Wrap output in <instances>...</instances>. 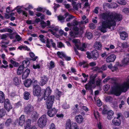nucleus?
I'll list each match as a JSON object with an SVG mask.
<instances>
[{
  "mask_svg": "<svg viewBox=\"0 0 129 129\" xmlns=\"http://www.w3.org/2000/svg\"><path fill=\"white\" fill-rule=\"evenodd\" d=\"M103 19L106 20L102 23V25L99 28L101 32L105 33L106 31L107 28H110L111 26L116 25V21H119L122 19V15L115 12L109 14L104 13L101 14Z\"/></svg>",
  "mask_w": 129,
  "mask_h": 129,
  "instance_id": "obj_1",
  "label": "nucleus"
},
{
  "mask_svg": "<svg viewBox=\"0 0 129 129\" xmlns=\"http://www.w3.org/2000/svg\"><path fill=\"white\" fill-rule=\"evenodd\" d=\"M127 81L117 86L111 91V93L116 96L120 95L121 92H125L129 88V76L127 77Z\"/></svg>",
  "mask_w": 129,
  "mask_h": 129,
  "instance_id": "obj_2",
  "label": "nucleus"
},
{
  "mask_svg": "<svg viewBox=\"0 0 129 129\" xmlns=\"http://www.w3.org/2000/svg\"><path fill=\"white\" fill-rule=\"evenodd\" d=\"M38 82L37 80L34 81L33 84V93L34 96H40L41 95V88L40 86L38 84Z\"/></svg>",
  "mask_w": 129,
  "mask_h": 129,
  "instance_id": "obj_3",
  "label": "nucleus"
},
{
  "mask_svg": "<svg viewBox=\"0 0 129 129\" xmlns=\"http://www.w3.org/2000/svg\"><path fill=\"white\" fill-rule=\"evenodd\" d=\"M72 42L78 49L82 51H85V49L86 47V45L85 43H83L81 46L80 40L77 39L73 40Z\"/></svg>",
  "mask_w": 129,
  "mask_h": 129,
  "instance_id": "obj_4",
  "label": "nucleus"
},
{
  "mask_svg": "<svg viewBox=\"0 0 129 129\" xmlns=\"http://www.w3.org/2000/svg\"><path fill=\"white\" fill-rule=\"evenodd\" d=\"M65 127L66 129H79L77 124L75 122H72L69 119L67 120Z\"/></svg>",
  "mask_w": 129,
  "mask_h": 129,
  "instance_id": "obj_5",
  "label": "nucleus"
},
{
  "mask_svg": "<svg viewBox=\"0 0 129 129\" xmlns=\"http://www.w3.org/2000/svg\"><path fill=\"white\" fill-rule=\"evenodd\" d=\"M47 119L46 115H43L40 117L38 120V125L41 128H43L46 125Z\"/></svg>",
  "mask_w": 129,
  "mask_h": 129,
  "instance_id": "obj_6",
  "label": "nucleus"
},
{
  "mask_svg": "<svg viewBox=\"0 0 129 129\" xmlns=\"http://www.w3.org/2000/svg\"><path fill=\"white\" fill-rule=\"evenodd\" d=\"M33 107L30 104L27 105L24 108V111L26 113L29 114L32 112V114L33 115L34 117H35L37 113L35 111L33 112Z\"/></svg>",
  "mask_w": 129,
  "mask_h": 129,
  "instance_id": "obj_7",
  "label": "nucleus"
},
{
  "mask_svg": "<svg viewBox=\"0 0 129 129\" xmlns=\"http://www.w3.org/2000/svg\"><path fill=\"white\" fill-rule=\"evenodd\" d=\"M41 80L39 84L41 86H43L47 83L48 81L47 77L45 75H43L41 77Z\"/></svg>",
  "mask_w": 129,
  "mask_h": 129,
  "instance_id": "obj_8",
  "label": "nucleus"
},
{
  "mask_svg": "<svg viewBox=\"0 0 129 129\" xmlns=\"http://www.w3.org/2000/svg\"><path fill=\"white\" fill-rule=\"evenodd\" d=\"M116 58V56L114 54H112L106 58V61L108 63L112 62L115 60Z\"/></svg>",
  "mask_w": 129,
  "mask_h": 129,
  "instance_id": "obj_9",
  "label": "nucleus"
},
{
  "mask_svg": "<svg viewBox=\"0 0 129 129\" xmlns=\"http://www.w3.org/2000/svg\"><path fill=\"white\" fill-rule=\"evenodd\" d=\"M57 112V110L55 108L48 110L47 112L48 115L50 117H51L54 116Z\"/></svg>",
  "mask_w": 129,
  "mask_h": 129,
  "instance_id": "obj_10",
  "label": "nucleus"
},
{
  "mask_svg": "<svg viewBox=\"0 0 129 129\" xmlns=\"http://www.w3.org/2000/svg\"><path fill=\"white\" fill-rule=\"evenodd\" d=\"M52 91L49 87H47L45 90L44 94V98L45 100L49 96L51 93Z\"/></svg>",
  "mask_w": 129,
  "mask_h": 129,
  "instance_id": "obj_11",
  "label": "nucleus"
},
{
  "mask_svg": "<svg viewBox=\"0 0 129 129\" xmlns=\"http://www.w3.org/2000/svg\"><path fill=\"white\" fill-rule=\"evenodd\" d=\"M75 119L76 122L79 124L83 122L84 120L82 116L80 115H76L75 117Z\"/></svg>",
  "mask_w": 129,
  "mask_h": 129,
  "instance_id": "obj_12",
  "label": "nucleus"
},
{
  "mask_svg": "<svg viewBox=\"0 0 129 129\" xmlns=\"http://www.w3.org/2000/svg\"><path fill=\"white\" fill-rule=\"evenodd\" d=\"M26 124L25 126V129H37L36 127L35 126H33L30 127V126L31 124L30 120L28 119L26 122Z\"/></svg>",
  "mask_w": 129,
  "mask_h": 129,
  "instance_id": "obj_13",
  "label": "nucleus"
},
{
  "mask_svg": "<svg viewBox=\"0 0 129 129\" xmlns=\"http://www.w3.org/2000/svg\"><path fill=\"white\" fill-rule=\"evenodd\" d=\"M123 65H127L129 64V54H127L122 61Z\"/></svg>",
  "mask_w": 129,
  "mask_h": 129,
  "instance_id": "obj_14",
  "label": "nucleus"
},
{
  "mask_svg": "<svg viewBox=\"0 0 129 129\" xmlns=\"http://www.w3.org/2000/svg\"><path fill=\"white\" fill-rule=\"evenodd\" d=\"M82 75L83 78H81V82L82 83H85L86 82L88 78V75H86L84 73H82Z\"/></svg>",
  "mask_w": 129,
  "mask_h": 129,
  "instance_id": "obj_15",
  "label": "nucleus"
},
{
  "mask_svg": "<svg viewBox=\"0 0 129 129\" xmlns=\"http://www.w3.org/2000/svg\"><path fill=\"white\" fill-rule=\"evenodd\" d=\"M30 72V70L29 69H26L23 73L22 76V79H25L29 75Z\"/></svg>",
  "mask_w": 129,
  "mask_h": 129,
  "instance_id": "obj_16",
  "label": "nucleus"
},
{
  "mask_svg": "<svg viewBox=\"0 0 129 129\" xmlns=\"http://www.w3.org/2000/svg\"><path fill=\"white\" fill-rule=\"evenodd\" d=\"M91 55L92 58L94 60H96L98 57V53L96 50H94L91 53Z\"/></svg>",
  "mask_w": 129,
  "mask_h": 129,
  "instance_id": "obj_17",
  "label": "nucleus"
},
{
  "mask_svg": "<svg viewBox=\"0 0 129 129\" xmlns=\"http://www.w3.org/2000/svg\"><path fill=\"white\" fill-rule=\"evenodd\" d=\"M112 123L115 125L118 126L121 124V122L120 119L114 118L112 120Z\"/></svg>",
  "mask_w": 129,
  "mask_h": 129,
  "instance_id": "obj_18",
  "label": "nucleus"
},
{
  "mask_svg": "<svg viewBox=\"0 0 129 129\" xmlns=\"http://www.w3.org/2000/svg\"><path fill=\"white\" fill-rule=\"evenodd\" d=\"M64 16H65V18H67V17H68L66 19V21L67 22L70 21L74 17L72 15L70 14L68 12L65 14Z\"/></svg>",
  "mask_w": 129,
  "mask_h": 129,
  "instance_id": "obj_19",
  "label": "nucleus"
},
{
  "mask_svg": "<svg viewBox=\"0 0 129 129\" xmlns=\"http://www.w3.org/2000/svg\"><path fill=\"white\" fill-rule=\"evenodd\" d=\"M118 65L115 64L114 67H112V63H110L108 66V68L112 71L114 72L116 71L118 69Z\"/></svg>",
  "mask_w": 129,
  "mask_h": 129,
  "instance_id": "obj_20",
  "label": "nucleus"
},
{
  "mask_svg": "<svg viewBox=\"0 0 129 129\" xmlns=\"http://www.w3.org/2000/svg\"><path fill=\"white\" fill-rule=\"evenodd\" d=\"M114 114L113 111L110 110L108 112L107 118L108 120H111L112 118V116Z\"/></svg>",
  "mask_w": 129,
  "mask_h": 129,
  "instance_id": "obj_21",
  "label": "nucleus"
},
{
  "mask_svg": "<svg viewBox=\"0 0 129 129\" xmlns=\"http://www.w3.org/2000/svg\"><path fill=\"white\" fill-rule=\"evenodd\" d=\"M25 121L24 116L23 115H21L19 118V124L21 126H22L24 123Z\"/></svg>",
  "mask_w": 129,
  "mask_h": 129,
  "instance_id": "obj_22",
  "label": "nucleus"
},
{
  "mask_svg": "<svg viewBox=\"0 0 129 129\" xmlns=\"http://www.w3.org/2000/svg\"><path fill=\"white\" fill-rule=\"evenodd\" d=\"M121 39L123 40H125L126 38L128 37L127 34L125 31H123L120 34Z\"/></svg>",
  "mask_w": 129,
  "mask_h": 129,
  "instance_id": "obj_23",
  "label": "nucleus"
},
{
  "mask_svg": "<svg viewBox=\"0 0 129 129\" xmlns=\"http://www.w3.org/2000/svg\"><path fill=\"white\" fill-rule=\"evenodd\" d=\"M23 66L22 65H20L17 69V74L18 75H21L23 72Z\"/></svg>",
  "mask_w": 129,
  "mask_h": 129,
  "instance_id": "obj_24",
  "label": "nucleus"
},
{
  "mask_svg": "<svg viewBox=\"0 0 129 129\" xmlns=\"http://www.w3.org/2000/svg\"><path fill=\"white\" fill-rule=\"evenodd\" d=\"M95 48L98 50H100L101 49L102 45L100 42H96L94 44Z\"/></svg>",
  "mask_w": 129,
  "mask_h": 129,
  "instance_id": "obj_25",
  "label": "nucleus"
},
{
  "mask_svg": "<svg viewBox=\"0 0 129 129\" xmlns=\"http://www.w3.org/2000/svg\"><path fill=\"white\" fill-rule=\"evenodd\" d=\"M32 83V80L30 79H28L26 80L24 83V85L27 87H29Z\"/></svg>",
  "mask_w": 129,
  "mask_h": 129,
  "instance_id": "obj_26",
  "label": "nucleus"
},
{
  "mask_svg": "<svg viewBox=\"0 0 129 129\" xmlns=\"http://www.w3.org/2000/svg\"><path fill=\"white\" fill-rule=\"evenodd\" d=\"M96 76L93 75H91L90 77V80L89 82L91 84H94L95 82V79Z\"/></svg>",
  "mask_w": 129,
  "mask_h": 129,
  "instance_id": "obj_27",
  "label": "nucleus"
},
{
  "mask_svg": "<svg viewBox=\"0 0 129 129\" xmlns=\"http://www.w3.org/2000/svg\"><path fill=\"white\" fill-rule=\"evenodd\" d=\"M5 100V96L4 93L0 91V102L3 103Z\"/></svg>",
  "mask_w": 129,
  "mask_h": 129,
  "instance_id": "obj_28",
  "label": "nucleus"
},
{
  "mask_svg": "<svg viewBox=\"0 0 129 129\" xmlns=\"http://www.w3.org/2000/svg\"><path fill=\"white\" fill-rule=\"evenodd\" d=\"M24 99L26 100H28L30 97V93L27 91H25L24 92Z\"/></svg>",
  "mask_w": 129,
  "mask_h": 129,
  "instance_id": "obj_29",
  "label": "nucleus"
},
{
  "mask_svg": "<svg viewBox=\"0 0 129 129\" xmlns=\"http://www.w3.org/2000/svg\"><path fill=\"white\" fill-rule=\"evenodd\" d=\"M46 99H47L46 101L52 102L53 103H54V96L53 95H50L47 97V98Z\"/></svg>",
  "mask_w": 129,
  "mask_h": 129,
  "instance_id": "obj_30",
  "label": "nucleus"
},
{
  "mask_svg": "<svg viewBox=\"0 0 129 129\" xmlns=\"http://www.w3.org/2000/svg\"><path fill=\"white\" fill-rule=\"evenodd\" d=\"M53 103L52 102L46 101V105H47V108L48 109L51 108L52 107Z\"/></svg>",
  "mask_w": 129,
  "mask_h": 129,
  "instance_id": "obj_31",
  "label": "nucleus"
},
{
  "mask_svg": "<svg viewBox=\"0 0 129 129\" xmlns=\"http://www.w3.org/2000/svg\"><path fill=\"white\" fill-rule=\"evenodd\" d=\"M17 11L19 14L22 13L23 15H25L26 17L27 16V12L25 11L22 10L20 9H17Z\"/></svg>",
  "mask_w": 129,
  "mask_h": 129,
  "instance_id": "obj_32",
  "label": "nucleus"
},
{
  "mask_svg": "<svg viewBox=\"0 0 129 129\" xmlns=\"http://www.w3.org/2000/svg\"><path fill=\"white\" fill-rule=\"evenodd\" d=\"M13 122L12 120L10 118L8 119L6 121L5 124L6 126L10 125Z\"/></svg>",
  "mask_w": 129,
  "mask_h": 129,
  "instance_id": "obj_33",
  "label": "nucleus"
},
{
  "mask_svg": "<svg viewBox=\"0 0 129 129\" xmlns=\"http://www.w3.org/2000/svg\"><path fill=\"white\" fill-rule=\"evenodd\" d=\"M48 66L49 69H51L55 67L54 63L53 61H51L48 64Z\"/></svg>",
  "mask_w": 129,
  "mask_h": 129,
  "instance_id": "obj_34",
  "label": "nucleus"
},
{
  "mask_svg": "<svg viewBox=\"0 0 129 129\" xmlns=\"http://www.w3.org/2000/svg\"><path fill=\"white\" fill-rule=\"evenodd\" d=\"M79 33L78 32H75L74 31H71L70 33V36L73 38H75L77 36L78 34Z\"/></svg>",
  "mask_w": 129,
  "mask_h": 129,
  "instance_id": "obj_35",
  "label": "nucleus"
},
{
  "mask_svg": "<svg viewBox=\"0 0 129 129\" xmlns=\"http://www.w3.org/2000/svg\"><path fill=\"white\" fill-rule=\"evenodd\" d=\"M10 101L8 99H6L5 100L4 103V107H5L7 109V106H10Z\"/></svg>",
  "mask_w": 129,
  "mask_h": 129,
  "instance_id": "obj_36",
  "label": "nucleus"
},
{
  "mask_svg": "<svg viewBox=\"0 0 129 129\" xmlns=\"http://www.w3.org/2000/svg\"><path fill=\"white\" fill-rule=\"evenodd\" d=\"M58 19L61 22H63L64 21V20L66 18L63 16L60 15L58 17Z\"/></svg>",
  "mask_w": 129,
  "mask_h": 129,
  "instance_id": "obj_37",
  "label": "nucleus"
},
{
  "mask_svg": "<svg viewBox=\"0 0 129 129\" xmlns=\"http://www.w3.org/2000/svg\"><path fill=\"white\" fill-rule=\"evenodd\" d=\"M6 113L4 109H1L0 110V118L4 116Z\"/></svg>",
  "mask_w": 129,
  "mask_h": 129,
  "instance_id": "obj_38",
  "label": "nucleus"
},
{
  "mask_svg": "<svg viewBox=\"0 0 129 129\" xmlns=\"http://www.w3.org/2000/svg\"><path fill=\"white\" fill-rule=\"evenodd\" d=\"M57 54L60 58H62L63 57H64L65 55L64 53L62 52H58Z\"/></svg>",
  "mask_w": 129,
  "mask_h": 129,
  "instance_id": "obj_39",
  "label": "nucleus"
},
{
  "mask_svg": "<svg viewBox=\"0 0 129 129\" xmlns=\"http://www.w3.org/2000/svg\"><path fill=\"white\" fill-rule=\"evenodd\" d=\"M86 36L89 39H90L92 37V35L91 33L90 32H86Z\"/></svg>",
  "mask_w": 129,
  "mask_h": 129,
  "instance_id": "obj_40",
  "label": "nucleus"
},
{
  "mask_svg": "<svg viewBox=\"0 0 129 129\" xmlns=\"http://www.w3.org/2000/svg\"><path fill=\"white\" fill-rule=\"evenodd\" d=\"M10 62L12 64L14 65V66L15 67H18L19 66V63L18 62L14 61L12 59H11L10 60Z\"/></svg>",
  "mask_w": 129,
  "mask_h": 129,
  "instance_id": "obj_41",
  "label": "nucleus"
},
{
  "mask_svg": "<svg viewBox=\"0 0 129 129\" xmlns=\"http://www.w3.org/2000/svg\"><path fill=\"white\" fill-rule=\"evenodd\" d=\"M29 63V61L28 60H25L23 62V65L24 67H26Z\"/></svg>",
  "mask_w": 129,
  "mask_h": 129,
  "instance_id": "obj_42",
  "label": "nucleus"
},
{
  "mask_svg": "<svg viewBox=\"0 0 129 129\" xmlns=\"http://www.w3.org/2000/svg\"><path fill=\"white\" fill-rule=\"evenodd\" d=\"M85 88L86 90L90 89L91 87V84L89 82L87 84L85 85Z\"/></svg>",
  "mask_w": 129,
  "mask_h": 129,
  "instance_id": "obj_43",
  "label": "nucleus"
},
{
  "mask_svg": "<svg viewBox=\"0 0 129 129\" xmlns=\"http://www.w3.org/2000/svg\"><path fill=\"white\" fill-rule=\"evenodd\" d=\"M110 86L108 84L105 85L103 86V89L104 91H107L110 88Z\"/></svg>",
  "mask_w": 129,
  "mask_h": 129,
  "instance_id": "obj_44",
  "label": "nucleus"
},
{
  "mask_svg": "<svg viewBox=\"0 0 129 129\" xmlns=\"http://www.w3.org/2000/svg\"><path fill=\"white\" fill-rule=\"evenodd\" d=\"M117 3L119 4L124 5L126 4V2L124 0H118Z\"/></svg>",
  "mask_w": 129,
  "mask_h": 129,
  "instance_id": "obj_45",
  "label": "nucleus"
},
{
  "mask_svg": "<svg viewBox=\"0 0 129 129\" xmlns=\"http://www.w3.org/2000/svg\"><path fill=\"white\" fill-rule=\"evenodd\" d=\"M94 114L95 118L97 119L100 116L99 112L97 111H94Z\"/></svg>",
  "mask_w": 129,
  "mask_h": 129,
  "instance_id": "obj_46",
  "label": "nucleus"
},
{
  "mask_svg": "<svg viewBox=\"0 0 129 129\" xmlns=\"http://www.w3.org/2000/svg\"><path fill=\"white\" fill-rule=\"evenodd\" d=\"M113 98L110 96H107L105 99V101L107 102H111Z\"/></svg>",
  "mask_w": 129,
  "mask_h": 129,
  "instance_id": "obj_47",
  "label": "nucleus"
},
{
  "mask_svg": "<svg viewBox=\"0 0 129 129\" xmlns=\"http://www.w3.org/2000/svg\"><path fill=\"white\" fill-rule=\"evenodd\" d=\"M62 107L64 109H67L69 108L70 107L69 106L68 104H67L66 102L64 103L62 105Z\"/></svg>",
  "mask_w": 129,
  "mask_h": 129,
  "instance_id": "obj_48",
  "label": "nucleus"
},
{
  "mask_svg": "<svg viewBox=\"0 0 129 129\" xmlns=\"http://www.w3.org/2000/svg\"><path fill=\"white\" fill-rule=\"evenodd\" d=\"M50 40L48 38L47 39L46 46L48 48H50L51 47V45L50 44Z\"/></svg>",
  "mask_w": 129,
  "mask_h": 129,
  "instance_id": "obj_49",
  "label": "nucleus"
},
{
  "mask_svg": "<svg viewBox=\"0 0 129 129\" xmlns=\"http://www.w3.org/2000/svg\"><path fill=\"white\" fill-rule=\"evenodd\" d=\"M41 24L42 25V26L43 28H45L47 25V24L44 21H41Z\"/></svg>",
  "mask_w": 129,
  "mask_h": 129,
  "instance_id": "obj_50",
  "label": "nucleus"
},
{
  "mask_svg": "<svg viewBox=\"0 0 129 129\" xmlns=\"http://www.w3.org/2000/svg\"><path fill=\"white\" fill-rule=\"evenodd\" d=\"M116 116L117 117H115L114 118H116L117 119H120L119 118L120 117H121V116L122 114L121 113H117L116 114Z\"/></svg>",
  "mask_w": 129,
  "mask_h": 129,
  "instance_id": "obj_51",
  "label": "nucleus"
},
{
  "mask_svg": "<svg viewBox=\"0 0 129 129\" xmlns=\"http://www.w3.org/2000/svg\"><path fill=\"white\" fill-rule=\"evenodd\" d=\"M89 27L90 28L93 29L95 28V26L94 24L91 23L89 24Z\"/></svg>",
  "mask_w": 129,
  "mask_h": 129,
  "instance_id": "obj_52",
  "label": "nucleus"
},
{
  "mask_svg": "<svg viewBox=\"0 0 129 129\" xmlns=\"http://www.w3.org/2000/svg\"><path fill=\"white\" fill-rule=\"evenodd\" d=\"M122 12L126 14L129 13V9L127 8H125L123 10Z\"/></svg>",
  "mask_w": 129,
  "mask_h": 129,
  "instance_id": "obj_53",
  "label": "nucleus"
},
{
  "mask_svg": "<svg viewBox=\"0 0 129 129\" xmlns=\"http://www.w3.org/2000/svg\"><path fill=\"white\" fill-rule=\"evenodd\" d=\"M57 46V47L59 48H61L64 46L62 43L61 42L58 43Z\"/></svg>",
  "mask_w": 129,
  "mask_h": 129,
  "instance_id": "obj_54",
  "label": "nucleus"
},
{
  "mask_svg": "<svg viewBox=\"0 0 129 129\" xmlns=\"http://www.w3.org/2000/svg\"><path fill=\"white\" fill-rule=\"evenodd\" d=\"M110 77L109 76L107 77L106 78L104 79L103 81V83H105L110 80Z\"/></svg>",
  "mask_w": 129,
  "mask_h": 129,
  "instance_id": "obj_55",
  "label": "nucleus"
},
{
  "mask_svg": "<svg viewBox=\"0 0 129 129\" xmlns=\"http://www.w3.org/2000/svg\"><path fill=\"white\" fill-rule=\"evenodd\" d=\"M50 41L52 47L54 48H55L56 47V44L54 43L53 42V40L52 39H51Z\"/></svg>",
  "mask_w": 129,
  "mask_h": 129,
  "instance_id": "obj_56",
  "label": "nucleus"
},
{
  "mask_svg": "<svg viewBox=\"0 0 129 129\" xmlns=\"http://www.w3.org/2000/svg\"><path fill=\"white\" fill-rule=\"evenodd\" d=\"M26 23L28 24H34L35 23V22L34 21L28 20L26 21Z\"/></svg>",
  "mask_w": 129,
  "mask_h": 129,
  "instance_id": "obj_57",
  "label": "nucleus"
},
{
  "mask_svg": "<svg viewBox=\"0 0 129 129\" xmlns=\"http://www.w3.org/2000/svg\"><path fill=\"white\" fill-rule=\"evenodd\" d=\"M33 67L35 69H39L40 68V66L39 64H37L36 65L34 64L33 66Z\"/></svg>",
  "mask_w": 129,
  "mask_h": 129,
  "instance_id": "obj_58",
  "label": "nucleus"
},
{
  "mask_svg": "<svg viewBox=\"0 0 129 129\" xmlns=\"http://www.w3.org/2000/svg\"><path fill=\"white\" fill-rule=\"evenodd\" d=\"M7 108V109L5 107V108L7 111L9 112L10 110L12 108V107L11 104H10V106H8Z\"/></svg>",
  "mask_w": 129,
  "mask_h": 129,
  "instance_id": "obj_59",
  "label": "nucleus"
},
{
  "mask_svg": "<svg viewBox=\"0 0 129 129\" xmlns=\"http://www.w3.org/2000/svg\"><path fill=\"white\" fill-rule=\"evenodd\" d=\"M7 37V36L6 34H3L1 36V39H4L6 40V38Z\"/></svg>",
  "mask_w": 129,
  "mask_h": 129,
  "instance_id": "obj_60",
  "label": "nucleus"
},
{
  "mask_svg": "<svg viewBox=\"0 0 129 129\" xmlns=\"http://www.w3.org/2000/svg\"><path fill=\"white\" fill-rule=\"evenodd\" d=\"M122 46L123 48H126L128 47V45L126 42H124L122 43Z\"/></svg>",
  "mask_w": 129,
  "mask_h": 129,
  "instance_id": "obj_61",
  "label": "nucleus"
},
{
  "mask_svg": "<svg viewBox=\"0 0 129 129\" xmlns=\"http://www.w3.org/2000/svg\"><path fill=\"white\" fill-rule=\"evenodd\" d=\"M81 108L82 110L86 112L88 111V109L85 106H82Z\"/></svg>",
  "mask_w": 129,
  "mask_h": 129,
  "instance_id": "obj_62",
  "label": "nucleus"
},
{
  "mask_svg": "<svg viewBox=\"0 0 129 129\" xmlns=\"http://www.w3.org/2000/svg\"><path fill=\"white\" fill-rule=\"evenodd\" d=\"M124 116L126 118H128L129 117V112L126 111L124 112Z\"/></svg>",
  "mask_w": 129,
  "mask_h": 129,
  "instance_id": "obj_63",
  "label": "nucleus"
},
{
  "mask_svg": "<svg viewBox=\"0 0 129 129\" xmlns=\"http://www.w3.org/2000/svg\"><path fill=\"white\" fill-rule=\"evenodd\" d=\"M50 129H55V126L53 123H52L50 125Z\"/></svg>",
  "mask_w": 129,
  "mask_h": 129,
  "instance_id": "obj_64",
  "label": "nucleus"
}]
</instances>
